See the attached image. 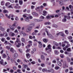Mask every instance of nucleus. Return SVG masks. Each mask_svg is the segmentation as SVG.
Here are the masks:
<instances>
[{"label": "nucleus", "instance_id": "nucleus-1", "mask_svg": "<svg viewBox=\"0 0 73 73\" xmlns=\"http://www.w3.org/2000/svg\"><path fill=\"white\" fill-rule=\"evenodd\" d=\"M46 33L47 36H48L49 38H51L52 39H53V36L51 35L50 34L48 33V31H46Z\"/></svg>", "mask_w": 73, "mask_h": 73}, {"label": "nucleus", "instance_id": "nucleus-2", "mask_svg": "<svg viewBox=\"0 0 73 73\" xmlns=\"http://www.w3.org/2000/svg\"><path fill=\"white\" fill-rule=\"evenodd\" d=\"M16 28V24L14 23L13 24L11 27H10V29L12 31H13Z\"/></svg>", "mask_w": 73, "mask_h": 73}, {"label": "nucleus", "instance_id": "nucleus-3", "mask_svg": "<svg viewBox=\"0 0 73 73\" xmlns=\"http://www.w3.org/2000/svg\"><path fill=\"white\" fill-rule=\"evenodd\" d=\"M51 47H52V46H51V45H50V44H49L47 46V48H46V50H48V49H50L49 51L51 52L52 51Z\"/></svg>", "mask_w": 73, "mask_h": 73}, {"label": "nucleus", "instance_id": "nucleus-4", "mask_svg": "<svg viewBox=\"0 0 73 73\" xmlns=\"http://www.w3.org/2000/svg\"><path fill=\"white\" fill-rule=\"evenodd\" d=\"M62 65L64 68H65V67H68V66L66 65V62L65 61L64 62Z\"/></svg>", "mask_w": 73, "mask_h": 73}, {"label": "nucleus", "instance_id": "nucleus-5", "mask_svg": "<svg viewBox=\"0 0 73 73\" xmlns=\"http://www.w3.org/2000/svg\"><path fill=\"white\" fill-rule=\"evenodd\" d=\"M15 42L18 43V45H17V47L19 48L20 46H21V43H20V42H19V40H17Z\"/></svg>", "mask_w": 73, "mask_h": 73}, {"label": "nucleus", "instance_id": "nucleus-6", "mask_svg": "<svg viewBox=\"0 0 73 73\" xmlns=\"http://www.w3.org/2000/svg\"><path fill=\"white\" fill-rule=\"evenodd\" d=\"M66 16L65 15L64 16V18L62 20V22H63V23H65V22L66 21Z\"/></svg>", "mask_w": 73, "mask_h": 73}, {"label": "nucleus", "instance_id": "nucleus-7", "mask_svg": "<svg viewBox=\"0 0 73 73\" xmlns=\"http://www.w3.org/2000/svg\"><path fill=\"white\" fill-rule=\"evenodd\" d=\"M39 44L38 47L40 48H41L42 47V44L41 42H38Z\"/></svg>", "mask_w": 73, "mask_h": 73}, {"label": "nucleus", "instance_id": "nucleus-8", "mask_svg": "<svg viewBox=\"0 0 73 73\" xmlns=\"http://www.w3.org/2000/svg\"><path fill=\"white\" fill-rule=\"evenodd\" d=\"M40 57L41 59L42 60H43V61L45 60V57L44 55H41Z\"/></svg>", "mask_w": 73, "mask_h": 73}, {"label": "nucleus", "instance_id": "nucleus-9", "mask_svg": "<svg viewBox=\"0 0 73 73\" xmlns=\"http://www.w3.org/2000/svg\"><path fill=\"white\" fill-rule=\"evenodd\" d=\"M58 65L60 66H62V63L61 62L58 61H57Z\"/></svg>", "mask_w": 73, "mask_h": 73}, {"label": "nucleus", "instance_id": "nucleus-10", "mask_svg": "<svg viewBox=\"0 0 73 73\" xmlns=\"http://www.w3.org/2000/svg\"><path fill=\"white\" fill-rule=\"evenodd\" d=\"M0 64L2 65H4L3 60L2 59L0 61Z\"/></svg>", "mask_w": 73, "mask_h": 73}, {"label": "nucleus", "instance_id": "nucleus-11", "mask_svg": "<svg viewBox=\"0 0 73 73\" xmlns=\"http://www.w3.org/2000/svg\"><path fill=\"white\" fill-rule=\"evenodd\" d=\"M31 27H28L27 29H26V32H31V29H29V28H31Z\"/></svg>", "mask_w": 73, "mask_h": 73}, {"label": "nucleus", "instance_id": "nucleus-12", "mask_svg": "<svg viewBox=\"0 0 73 73\" xmlns=\"http://www.w3.org/2000/svg\"><path fill=\"white\" fill-rule=\"evenodd\" d=\"M53 44L54 45H56V46H58V43H57V42L54 41L53 42Z\"/></svg>", "mask_w": 73, "mask_h": 73}, {"label": "nucleus", "instance_id": "nucleus-13", "mask_svg": "<svg viewBox=\"0 0 73 73\" xmlns=\"http://www.w3.org/2000/svg\"><path fill=\"white\" fill-rule=\"evenodd\" d=\"M46 14H47V12L46 11H43V15L46 16Z\"/></svg>", "mask_w": 73, "mask_h": 73}, {"label": "nucleus", "instance_id": "nucleus-14", "mask_svg": "<svg viewBox=\"0 0 73 73\" xmlns=\"http://www.w3.org/2000/svg\"><path fill=\"white\" fill-rule=\"evenodd\" d=\"M26 57L27 58H29L31 57V55L29 53L26 54Z\"/></svg>", "mask_w": 73, "mask_h": 73}, {"label": "nucleus", "instance_id": "nucleus-15", "mask_svg": "<svg viewBox=\"0 0 73 73\" xmlns=\"http://www.w3.org/2000/svg\"><path fill=\"white\" fill-rule=\"evenodd\" d=\"M59 3L60 5H63V1L62 0L60 1L59 2Z\"/></svg>", "mask_w": 73, "mask_h": 73}, {"label": "nucleus", "instance_id": "nucleus-16", "mask_svg": "<svg viewBox=\"0 0 73 73\" xmlns=\"http://www.w3.org/2000/svg\"><path fill=\"white\" fill-rule=\"evenodd\" d=\"M32 14L33 15H34V16H38V14L35 12H33L32 13Z\"/></svg>", "mask_w": 73, "mask_h": 73}, {"label": "nucleus", "instance_id": "nucleus-17", "mask_svg": "<svg viewBox=\"0 0 73 73\" xmlns=\"http://www.w3.org/2000/svg\"><path fill=\"white\" fill-rule=\"evenodd\" d=\"M25 20L26 21H29V17H26V18L25 19Z\"/></svg>", "mask_w": 73, "mask_h": 73}, {"label": "nucleus", "instance_id": "nucleus-18", "mask_svg": "<svg viewBox=\"0 0 73 73\" xmlns=\"http://www.w3.org/2000/svg\"><path fill=\"white\" fill-rule=\"evenodd\" d=\"M5 3V2H4V1H2L1 3V5H4Z\"/></svg>", "mask_w": 73, "mask_h": 73}, {"label": "nucleus", "instance_id": "nucleus-19", "mask_svg": "<svg viewBox=\"0 0 73 73\" xmlns=\"http://www.w3.org/2000/svg\"><path fill=\"white\" fill-rule=\"evenodd\" d=\"M19 3L20 5H22L23 4V0H19Z\"/></svg>", "mask_w": 73, "mask_h": 73}, {"label": "nucleus", "instance_id": "nucleus-20", "mask_svg": "<svg viewBox=\"0 0 73 73\" xmlns=\"http://www.w3.org/2000/svg\"><path fill=\"white\" fill-rule=\"evenodd\" d=\"M10 51L12 52V53H14V49H13V48L11 47V48Z\"/></svg>", "mask_w": 73, "mask_h": 73}, {"label": "nucleus", "instance_id": "nucleus-21", "mask_svg": "<svg viewBox=\"0 0 73 73\" xmlns=\"http://www.w3.org/2000/svg\"><path fill=\"white\" fill-rule=\"evenodd\" d=\"M7 55H8V56L7 58V61H9L11 60V58L8 56V54H7Z\"/></svg>", "mask_w": 73, "mask_h": 73}, {"label": "nucleus", "instance_id": "nucleus-22", "mask_svg": "<svg viewBox=\"0 0 73 73\" xmlns=\"http://www.w3.org/2000/svg\"><path fill=\"white\" fill-rule=\"evenodd\" d=\"M23 66L25 69H26L28 66V65L26 64H23Z\"/></svg>", "mask_w": 73, "mask_h": 73}, {"label": "nucleus", "instance_id": "nucleus-23", "mask_svg": "<svg viewBox=\"0 0 73 73\" xmlns=\"http://www.w3.org/2000/svg\"><path fill=\"white\" fill-rule=\"evenodd\" d=\"M60 35L61 36H62V37H64L65 36V35L64 34V33L62 32H60Z\"/></svg>", "mask_w": 73, "mask_h": 73}, {"label": "nucleus", "instance_id": "nucleus-24", "mask_svg": "<svg viewBox=\"0 0 73 73\" xmlns=\"http://www.w3.org/2000/svg\"><path fill=\"white\" fill-rule=\"evenodd\" d=\"M60 67L56 66L54 67V69L56 70H58V69H60Z\"/></svg>", "mask_w": 73, "mask_h": 73}, {"label": "nucleus", "instance_id": "nucleus-25", "mask_svg": "<svg viewBox=\"0 0 73 73\" xmlns=\"http://www.w3.org/2000/svg\"><path fill=\"white\" fill-rule=\"evenodd\" d=\"M50 24L51 23L49 22H46L45 23V25H50Z\"/></svg>", "mask_w": 73, "mask_h": 73}, {"label": "nucleus", "instance_id": "nucleus-26", "mask_svg": "<svg viewBox=\"0 0 73 73\" xmlns=\"http://www.w3.org/2000/svg\"><path fill=\"white\" fill-rule=\"evenodd\" d=\"M40 6L38 7L35 9V10L37 11H38L40 9Z\"/></svg>", "mask_w": 73, "mask_h": 73}, {"label": "nucleus", "instance_id": "nucleus-27", "mask_svg": "<svg viewBox=\"0 0 73 73\" xmlns=\"http://www.w3.org/2000/svg\"><path fill=\"white\" fill-rule=\"evenodd\" d=\"M65 32L66 35H68L69 34V31L68 30H65Z\"/></svg>", "mask_w": 73, "mask_h": 73}, {"label": "nucleus", "instance_id": "nucleus-28", "mask_svg": "<svg viewBox=\"0 0 73 73\" xmlns=\"http://www.w3.org/2000/svg\"><path fill=\"white\" fill-rule=\"evenodd\" d=\"M6 48L8 49V50H9L10 49V48H11V46H7L6 47Z\"/></svg>", "mask_w": 73, "mask_h": 73}, {"label": "nucleus", "instance_id": "nucleus-29", "mask_svg": "<svg viewBox=\"0 0 73 73\" xmlns=\"http://www.w3.org/2000/svg\"><path fill=\"white\" fill-rule=\"evenodd\" d=\"M0 29L2 31H4V30H5V29H4L3 28L1 27H0Z\"/></svg>", "mask_w": 73, "mask_h": 73}, {"label": "nucleus", "instance_id": "nucleus-30", "mask_svg": "<svg viewBox=\"0 0 73 73\" xmlns=\"http://www.w3.org/2000/svg\"><path fill=\"white\" fill-rule=\"evenodd\" d=\"M67 51L68 52H71L72 51V50H71V49L70 48H68L67 49Z\"/></svg>", "mask_w": 73, "mask_h": 73}, {"label": "nucleus", "instance_id": "nucleus-31", "mask_svg": "<svg viewBox=\"0 0 73 73\" xmlns=\"http://www.w3.org/2000/svg\"><path fill=\"white\" fill-rule=\"evenodd\" d=\"M42 71L43 72H47V70H46V69L43 68L42 69Z\"/></svg>", "mask_w": 73, "mask_h": 73}, {"label": "nucleus", "instance_id": "nucleus-32", "mask_svg": "<svg viewBox=\"0 0 73 73\" xmlns=\"http://www.w3.org/2000/svg\"><path fill=\"white\" fill-rule=\"evenodd\" d=\"M8 7L9 8H12V9H13V6H12V5H9L8 6Z\"/></svg>", "mask_w": 73, "mask_h": 73}, {"label": "nucleus", "instance_id": "nucleus-33", "mask_svg": "<svg viewBox=\"0 0 73 73\" xmlns=\"http://www.w3.org/2000/svg\"><path fill=\"white\" fill-rule=\"evenodd\" d=\"M60 57L62 58H63L64 57V55L63 54H61L60 55Z\"/></svg>", "mask_w": 73, "mask_h": 73}, {"label": "nucleus", "instance_id": "nucleus-34", "mask_svg": "<svg viewBox=\"0 0 73 73\" xmlns=\"http://www.w3.org/2000/svg\"><path fill=\"white\" fill-rule=\"evenodd\" d=\"M66 59L68 61V62H70V58H69V57H67Z\"/></svg>", "mask_w": 73, "mask_h": 73}, {"label": "nucleus", "instance_id": "nucleus-35", "mask_svg": "<svg viewBox=\"0 0 73 73\" xmlns=\"http://www.w3.org/2000/svg\"><path fill=\"white\" fill-rule=\"evenodd\" d=\"M21 40L23 42H25V38H21Z\"/></svg>", "mask_w": 73, "mask_h": 73}, {"label": "nucleus", "instance_id": "nucleus-36", "mask_svg": "<svg viewBox=\"0 0 73 73\" xmlns=\"http://www.w3.org/2000/svg\"><path fill=\"white\" fill-rule=\"evenodd\" d=\"M43 41L44 42H48V40L46 39H44L43 40Z\"/></svg>", "mask_w": 73, "mask_h": 73}, {"label": "nucleus", "instance_id": "nucleus-37", "mask_svg": "<svg viewBox=\"0 0 73 73\" xmlns=\"http://www.w3.org/2000/svg\"><path fill=\"white\" fill-rule=\"evenodd\" d=\"M69 46H70V45L69 44H67V45L65 46V48H68V47H69Z\"/></svg>", "mask_w": 73, "mask_h": 73}, {"label": "nucleus", "instance_id": "nucleus-38", "mask_svg": "<svg viewBox=\"0 0 73 73\" xmlns=\"http://www.w3.org/2000/svg\"><path fill=\"white\" fill-rule=\"evenodd\" d=\"M53 27H54V28H57V25L55 24H54L52 25Z\"/></svg>", "mask_w": 73, "mask_h": 73}, {"label": "nucleus", "instance_id": "nucleus-39", "mask_svg": "<svg viewBox=\"0 0 73 73\" xmlns=\"http://www.w3.org/2000/svg\"><path fill=\"white\" fill-rule=\"evenodd\" d=\"M54 53L55 54H58V52L57 50H55L54 51Z\"/></svg>", "mask_w": 73, "mask_h": 73}, {"label": "nucleus", "instance_id": "nucleus-40", "mask_svg": "<svg viewBox=\"0 0 73 73\" xmlns=\"http://www.w3.org/2000/svg\"><path fill=\"white\" fill-rule=\"evenodd\" d=\"M5 38H2L1 39V41L2 42H4V41H5Z\"/></svg>", "mask_w": 73, "mask_h": 73}, {"label": "nucleus", "instance_id": "nucleus-41", "mask_svg": "<svg viewBox=\"0 0 73 73\" xmlns=\"http://www.w3.org/2000/svg\"><path fill=\"white\" fill-rule=\"evenodd\" d=\"M14 57H15V58H17V57H18V54H17V53H15V54Z\"/></svg>", "mask_w": 73, "mask_h": 73}, {"label": "nucleus", "instance_id": "nucleus-42", "mask_svg": "<svg viewBox=\"0 0 73 73\" xmlns=\"http://www.w3.org/2000/svg\"><path fill=\"white\" fill-rule=\"evenodd\" d=\"M3 13H8V11L6 10H5L3 11Z\"/></svg>", "mask_w": 73, "mask_h": 73}, {"label": "nucleus", "instance_id": "nucleus-43", "mask_svg": "<svg viewBox=\"0 0 73 73\" xmlns=\"http://www.w3.org/2000/svg\"><path fill=\"white\" fill-rule=\"evenodd\" d=\"M32 35L33 36H34V35H37V33H35V32H33L32 33Z\"/></svg>", "mask_w": 73, "mask_h": 73}, {"label": "nucleus", "instance_id": "nucleus-44", "mask_svg": "<svg viewBox=\"0 0 73 73\" xmlns=\"http://www.w3.org/2000/svg\"><path fill=\"white\" fill-rule=\"evenodd\" d=\"M43 20L42 19H37V22H40L41 21H42Z\"/></svg>", "mask_w": 73, "mask_h": 73}, {"label": "nucleus", "instance_id": "nucleus-45", "mask_svg": "<svg viewBox=\"0 0 73 73\" xmlns=\"http://www.w3.org/2000/svg\"><path fill=\"white\" fill-rule=\"evenodd\" d=\"M46 18L47 19H51L50 16H47L46 17Z\"/></svg>", "mask_w": 73, "mask_h": 73}, {"label": "nucleus", "instance_id": "nucleus-46", "mask_svg": "<svg viewBox=\"0 0 73 73\" xmlns=\"http://www.w3.org/2000/svg\"><path fill=\"white\" fill-rule=\"evenodd\" d=\"M43 5L44 7H47V4L46 3H44L43 4Z\"/></svg>", "mask_w": 73, "mask_h": 73}, {"label": "nucleus", "instance_id": "nucleus-47", "mask_svg": "<svg viewBox=\"0 0 73 73\" xmlns=\"http://www.w3.org/2000/svg\"><path fill=\"white\" fill-rule=\"evenodd\" d=\"M15 19L16 21H18L19 20V18H18V17H16L15 18Z\"/></svg>", "mask_w": 73, "mask_h": 73}, {"label": "nucleus", "instance_id": "nucleus-48", "mask_svg": "<svg viewBox=\"0 0 73 73\" xmlns=\"http://www.w3.org/2000/svg\"><path fill=\"white\" fill-rule=\"evenodd\" d=\"M68 39H70V40H71V39H72V37L71 36H69L68 37Z\"/></svg>", "mask_w": 73, "mask_h": 73}, {"label": "nucleus", "instance_id": "nucleus-49", "mask_svg": "<svg viewBox=\"0 0 73 73\" xmlns=\"http://www.w3.org/2000/svg\"><path fill=\"white\" fill-rule=\"evenodd\" d=\"M31 64H36V62L35 61H33L31 62Z\"/></svg>", "mask_w": 73, "mask_h": 73}, {"label": "nucleus", "instance_id": "nucleus-50", "mask_svg": "<svg viewBox=\"0 0 73 73\" xmlns=\"http://www.w3.org/2000/svg\"><path fill=\"white\" fill-rule=\"evenodd\" d=\"M64 44H69V42L66 41H64Z\"/></svg>", "mask_w": 73, "mask_h": 73}, {"label": "nucleus", "instance_id": "nucleus-51", "mask_svg": "<svg viewBox=\"0 0 73 73\" xmlns=\"http://www.w3.org/2000/svg\"><path fill=\"white\" fill-rule=\"evenodd\" d=\"M66 18H67V19H68V20H70V16L68 17L66 16Z\"/></svg>", "mask_w": 73, "mask_h": 73}, {"label": "nucleus", "instance_id": "nucleus-52", "mask_svg": "<svg viewBox=\"0 0 73 73\" xmlns=\"http://www.w3.org/2000/svg\"><path fill=\"white\" fill-rule=\"evenodd\" d=\"M19 51L20 52V53H23V51L22 50H21V49H19Z\"/></svg>", "mask_w": 73, "mask_h": 73}, {"label": "nucleus", "instance_id": "nucleus-53", "mask_svg": "<svg viewBox=\"0 0 73 73\" xmlns=\"http://www.w3.org/2000/svg\"><path fill=\"white\" fill-rule=\"evenodd\" d=\"M3 58H6L7 57V55H5V54H4L3 55Z\"/></svg>", "mask_w": 73, "mask_h": 73}, {"label": "nucleus", "instance_id": "nucleus-54", "mask_svg": "<svg viewBox=\"0 0 73 73\" xmlns=\"http://www.w3.org/2000/svg\"><path fill=\"white\" fill-rule=\"evenodd\" d=\"M30 50H31L30 49H27L26 50V53H28L29 51H30Z\"/></svg>", "mask_w": 73, "mask_h": 73}, {"label": "nucleus", "instance_id": "nucleus-55", "mask_svg": "<svg viewBox=\"0 0 73 73\" xmlns=\"http://www.w3.org/2000/svg\"><path fill=\"white\" fill-rule=\"evenodd\" d=\"M41 66H42V67H44V66H45V64H41L40 65Z\"/></svg>", "mask_w": 73, "mask_h": 73}, {"label": "nucleus", "instance_id": "nucleus-56", "mask_svg": "<svg viewBox=\"0 0 73 73\" xmlns=\"http://www.w3.org/2000/svg\"><path fill=\"white\" fill-rule=\"evenodd\" d=\"M4 44H5V45H7V44H8V41L7 40H5Z\"/></svg>", "mask_w": 73, "mask_h": 73}, {"label": "nucleus", "instance_id": "nucleus-57", "mask_svg": "<svg viewBox=\"0 0 73 73\" xmlns=\"http://www.w3.org/2000/svg\"><path fill=\"white\" fill-rule=\"evenodd\" d=\"M50 72H52V73H53L54 72V70H53V69H52L50 70Z\"/></svg>", "mask_w": 73, "mask_h": 73}, {"label": "nucleus", "instance_id": "nucleus-58", "mask_svg": "<svg viewBox=\"0 0 73 73\" xmlns=\"http://www.w3.org/2000/svg\"><path fill=\"white\" fill-rule=\"evenodd\" d=\"M4 35V34H0V37H3Z\"/></svg>", "mask_w": 73, "mask_h": 73}, {"label": "nucleus", "instance_id": "nucleus-59", "mask_svg": "<svg viewBox=\"0 0 73 73\" xmlns=\"http://www.w3.org/2000/svg\"><path fill=\"white\" fill-rule=\"evenodd\" d=\"M29 25H31V27H34L35 26V24H30Z\"/></svg>", "mask_w": 73, "mask_h": 73}, {"label": "nucleus", "instance_id": "nucleus-60", "mask_svg": "<svg viewBox=\"0 0 73 73\" xmlns=\"http://www.w3.org/2000/svg\"><path fill=\"white\" fill-rule=\"evenodd\" d=\"M9 4H10V3L8 2V3H7L5 4V5H6V6H8V5H9Z\"/></svg>", "mask_w": 73, "mask_h": 73}, {"label": "nucleus", "instance_id": "nucleus-61", "mask_svg": "<svg viewBox=\"0 0 73 73\" xmlns=\"http://www.w3.org/2000/svg\"><path fill=\"white\" fill-rule=\"evenodd\" d=\"M44 17L42 16H41L40 17V19H44Z\"/></svg>", "mask_w": 73, "mask_h": 73}, {"label": "nucleus", "instance_id": "nucleus-62", "mask_svg": "<svg viewBox=\"0 0 73 73\" xmlns=\"http://www.w3.org/2000/svg\"><path fill=\"white\" fill-rule=\"evenodd\" d=\"M69 69L70 70H73V68H72V67H70L69 68Z\"/></svg>", "mask_w": 73, "mask_h": 73}, {"label": "nucleus", "instance_id": "nucleus-63", "mask_svg": "<svg viewBox=\"0 0 73 73\" xmlns=\"http://www.w3.org/2000/svg\"><path fill=\"white\" fill-rule=\"evenodd\" d=\"M56 35L57 36H59V35H60V32H59L58 33L56 34Z\"/></svg>", "mask_w": 73, "mask_h": 73}, {"label": "nucleus", "instance_id": "nucleus-64", "mask_svg": "<svg viewBox=\"0 0 73 73\" xmlns=\"http://www.w3.org/2000/svg\"><path fill=\"white\" fill-rule=\"evenodd\" d=\"M0 17H4V15H3V14H0Z\"/></svg>", "mask_w": 73, "mask_h": 73}]
</instances>
